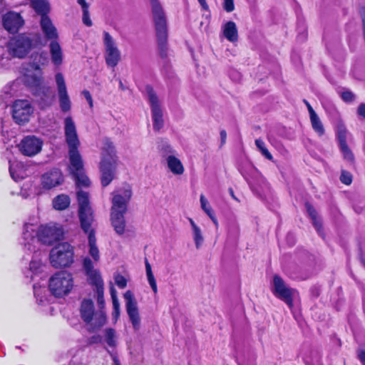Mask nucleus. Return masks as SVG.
<instances>
[{
  "mask_svg": "<svg viewBox=\"0 0 365 365\" xmlns=\"http://www.w3.org/2000/svg\"><path fill=\"white\" fill-rule=\"evenodd\" d=\"M101 341V337L99 335H96V336H93L92 337L90 338L89 343L90 344H96V343L100 342Z\"/></svg>",
  "mask_w": 365,
  "mask_h": 365,
  "instance_id": "obj_55",
  "label": "nucleus"
},
{
  "mask_svg": "<svg viewBox=\"0 0 365 365\" xmlns=\"http://www.w3.org/2000/svg\"><path fill=\"white\" fill-rule=\"evenodd\" d=\"M105 341L110 347H115L117 344V336L115 331L109 328L105 330Z\"/></svg>",
  "mask_w": 365,
  "mask_h": 365,
  "instance_id": "obj_37",
  "label": "nucleus"
},
{
  "mask_svg": "<svg viewBox=\"0 0 365 365\" xmlns=\"http://www.w3.org/2000/svg\"><path fill=\"white\" fill-rule=\"evenodd\" d=\"M101 155L102 158L100 164L101 184L103 187H106L113 180L117 165L115 148L108 139H106L103 142Z\"/></svg>",
  "mask_w": 365,
  "mask_h": 365,
  "instance_id": "obj_5",
  "label": "nucleus"
},
{
  "mask_svg": "<svg viewBox=\"0 0 365 365\" xmlns=\"http://www.w3.org/2000/svg\"><path fill=\"white\" fill-rule=\"evenodd\" d=\"M64 181V177L58 168L51 169L44 173L41 178V185L44 190H51L60 185Z\"/></svg>",
  "mask_w": 365,
  "mask_h": 365,
  "instance_id": "obj_21",
  "label": "nucleus"
},
{
  "mask_svg": "<svg viewBox=\"0 0 365 365\" xmlns=\"http://www.w3.org/2000/svg\"><path fill=\"white\" fill-rule=\"evenodd\" d=\"M64 131L68 147L69 170L78 187H88L90 185V180L85 175L83 159L78 151L80 141L76 125L71 116L64 119Z\"/></svg>",
  "mask_w": 365,
  "mask_h": 365,
  "instance_id": "obj_2",
  "label": "nucleus"
},
{
  "mask_svg": "<svg viewBox=\"0 0 365 365\" xmlns=\"http://www.w3.org/2000/svg\"><path fill=\"white\" fill-rule=\"evenodd\" d=\"M145 271H146V275L148 278V283L152 288L154 293L158 292V287L156 284V281L155 279V277L153 274L151 266L148 261L145 259Z\"/></svg>",
  "mask_w": 365,
  "mask_h": 365,
  "instance_id": "obj_36",
  "label": "nucleus"
},
{
  "mask_svg": "<svg viewBox=\"0 0 365 365\" xmlns=\"http://www.w3.org/2000/svg\"><path fill=\"white\" fill-rule=\"evenodd\" d=\"M33 81H34V85L36 86V87H39V90H42V93L46 96L47 95V93H48L50 91V88L49 87H45V86H43V87H41V78L40 77H34L33 78Z\"/></svg>",
  "mask_w": 365,
  "mask_h": 365,
  "instance_id": "obj_41",
  "label": "nucleus"
},
{
  "mask_svg": "<svg viewBox=\"0 0 365 365\" xmlns=\"http://www.w3.org/2000/svg\"><path fill=\"white\" fill-rule=\"evenodd\" d=\"M73 286L71 273L66 271L58 272L49 279L48 288L55 297H60L68 294Z\"/></svg>",
  "mask_w": 365,
  "mask_h": 365,
  "instance_id": "obj_9",
  "label": "nucleus"
},
{
  "mask_svg": "<svg viewBox=\"0 0 365 365\" xmlns=\"http://www.w3.org/2000/svg\"><path fill=\"white\" fill-rule=\"evenodd\" d=\"M210 218L212 220V221L213 222V223L215 224V225L216 226V227H218V222H217V218L215 217L214 213L212 214V215H210Z\"/></svg>",
  "mask_w": 365,
  "mask_h": 365,
  "instance_id": "obj_59",
  "label": "nucleus"
},
{
  "mask_svg": "<svg viewBox=\"0 0 365 365\" xmlns=\"http://www.w3.org/2000/svg\"><path fill=\"white\" fill-rule=\"evenodd\" d=\"M55 79L58 89L60 108L63 113L68 112L71 108V102L67 92L64 77L62 73H58L55 76Z\"/></svg>",
  "mask_w": 365,
  "mask_h": 365,
  "instance_id": "obj_20",
  "label": "nucleus"
},
{
  "mask_svg": "<svg viewBox=\"0 0 365 365\" xmlns=\"http://www.w3.org/2000/svg\"><path fill=\"white\" fill-rule=\"evenodd\" d=\"M110 292L111 298L117 297V292L113 285H111L110 287Z\"/></svg>",
  "mask_w": 365,
  "mask_h": 365,
  "instance_id": "obj_57",
  "label": "nucleus"
},
{
  "mask_svg": "<svg viewBox=\"0 0 365 365\" xmlns=\"http://www.w3.org/2000/svg\"><path fill=\"white\" fill-rule=\"evenodd\" d=\"M314 355L313 359H309L308 357H304V361L307 365H316L320 362V356L317 352L312 353Z\"/></svg>",
  "mask_w": 365,
  "mask_h": 365,
  "instance_id": "obj_43",
  "label": "nucleus"
},
{
  "mask_svg": "<svg viewBox=\"0 0 365 365\" xmlns=\"http://www.w3.org/2000/svg\"><path fill=\"white\" fill-rule=\"evenodd\" d=\"M24 19L16 11H8L2 16V25L10 34L17 33L24 25Z\"/></svg>",
  "mask_w": 365,
  "mask_h": 365,
  "instance_id": "obj_19",
  "label": "nucleus"
},
{
  "mask_svg": "<svg viewBox=\"0 0 365 365\" xmlns=\"http://www.w3.org/2000/svg\"><path fill=\"white\" fill-rule=\"evenodd\" d=\"M40 42L39 34L22 33L14 36L9 40L7 51L12 57L24 58L32 48L40 44Z\"/></svg>",
  "mask_w": 365,
  "mask_h": 365,
  "instance_id": "obj_3",
  "label": "nucleus"
},
{
  "mask_svg": "<svg viewBox=\"0 0 365 365\" xmlns=\"http://www.w3.org/2000/svg\"><path fill=\"white\" fill-rule=\"evenodd\" d=\"M63 231L59 225L48 223L38 226L36 224L26 223L23 227L21 245L26 252H36L39 243L51 245L59 241Z\"/></svg>",
  "mask_w": 365,
  "mask_h": 365,
  "instance_id": "obj_1",
  "label": "nucleus"
},
{
  "mask_svg": "<svg viewBox=\"0 0 365 365\" xmlns=\"http://www.w3.org/2000/svg\"><path fill=\"white\" fill-rule=\"evenodd\" d=\"M327 112L333 118H337L339 117V113L333 106H329L326 108Z\"/></svg>",
  "mask_w": 365,
  "mask_h": 365,
  "instance_id": "obj_48",
  "label": "nucleus"
},
{
  "mask_svg": "<svg viewBox=\"0 0 365 365\" xmlns=\"http://www.w3.org/2000/svg\"><path fill=\"white\" fill-rule=\"evenodd\" d=\"M34 109L31 103L26 100H17L12 106V117L19 124H24L29 120Z\"/></svg>",
  "mask_w": 365,
  "mask_h": 365,
  "instance_id": "obj_15",
  "label": "nucleus"
},
{
  "mask_svg": "<svg viewBox=\"0 0 365 365\" xmlns=\"http://www.w3.org/2000/svg\"><path fill=\"white\" fill-rule=\"evenodd\" d=\"M229 192L234 200H235L236 201H238V199L235 197V195L234 194V191L232 188L229 189Z\"/></svg>",
  "mask_w": 365,
  "mask_h": 365,
  "instance_id": "obj_60",
  "label": "nucleus"
},
{
  "mask_svg": "<svg viewBox=\"0 0 365 365\" xmlns=\"http://www.w3.org/2000/svg\"><path fill=\"white\" fill-rule=\"evenodd\" d=\"M114 279H115V282L116 285L120 289H123L126 287L127 280L125 279V278L123 276H122L119 274H117L115 275Z\"/></svg>",
  "mask_w": 365,
  "mask_h": 365,
  "instance_id": "obj_42",
  "label": "nucleus"
},
{
  "mask_svg": "<svg viewBox=\"0 0 365 365\" xmlns=\"http://www.w3.org/2000/svg\"><path fill=\"white\" fill-rule=\"evenodd\" d=\"M357 113L360 116H362L365 118V103H361L359 105Z\"/></svg>",
  "mask_w": 365,
  "mask_h": 365,
  "instance_id": "obj_51",
  "label": "nucleus"
},
{
  "mask_svg": "<svg viewBox=\"0 0 365 365\" xmlns=\"http://www.w3.org/2000/svg\"><path fill=\"white\" fill-rule=\"evenodd\" d=\"M77 2L81 6L82 11L89 9V5L86 0H77Z\"/></svg>",
  "mask_w": 365,
  "mask_h": 365,
  "instance_id": "obj_53",
  "label": "nucleus"
},
{
  "mask_svg": "<svg viewBox=\"0 0 365 365\" xmlns=\"http://www.w3.org/2000/svg\"><path fill=\"white\" fill-rule=\"evenodd\" d=\"M103 44L106 64L110 67L116 66L120 59V52L113 38L107 31L103 32Z\"/></svg>",
  "mask_w": 365,
  "mask_h": 365,
  "instance_id": "obj_13",
  "label": "nucleus"
},
{
  "mask_svg": "<svg viewBox=\"0 0 365 365\" xmlns=\"http://www.w3.org/2000/svg\"><path fill=\"white\" fill-rule=\"evenodd\" d=\"M78 203V217L82 230L88 235L94 233L92 225L94 221L93 212L90 205L89 195L87 192L79 190L77 192Z\"/></svg>",
  "mask_w": 365,
  "mask_h": 365,
  "instance_id": "obj_7",
  "label": "nucleus"
},
{
  "mask_svg": "<svg viewBox=\"0 0 365 365\" xmlns=\"http://www.w3.org/2000/svg\"><path fill=\"white\" fill-rule=\"evenodd\" d=\"M151 7L160 55L162 58H165L167 56L168 51L166 17L158 0H151Z\"/></svg>",
  "mask_w": 365,
  "mask_h": 365,
  "instance_id": "obj_4",
  "label": "nucleus"
},
{
  "mask_svg": "<svg viewBox=\"0 0 365 365\" xmlns=\"http://www.w3.org/2000/svg\"><path fill=\"white\" fill-rule=\"evenodd\" d=\"M341 97L343 99V101L346 103L352 102L355 98L354 94L349 91H345L342 92L341 94Z\"/></svg>",
  "mask_w": 365,
  "mask_h": 365,
  "instance_id": "obj_44",
  "label": "nucleus"
},
{
  "mask_svg": "<svg viewBox=\"0 0 365 365\" xmlns=\"http://www.w3.org/2000/svg\"><path fill=\"white\" fill-rule=\"evenodd\" d=\"M43 140L35 135H26L22 138L18 148L25 156L32 157L39 153L42 149Z\"/></svg>",
  "mask_w": 365,
  "mask_h": 365,
  "instance_id": "obj_16",
  "label": "nucleus"
},
{
  "mask_svg": "<svg viewBox=\"0 0 365 365\" xmlns=\"http://www.w3.org/2000/svg\"><path fill=\"white\" fill-rule=\"evenodd\" d=\"M53 207L56 210H66L70 205V197L67 195L61 194L53 200Z\"/></svg>",
  "mask_w": 365,
  "mask_h": 365,
  "instance_id": "obj_29",
  "label": "nucleus"
},
{
  "mask_svg": "<svg viewBox=\"0 0 365 365\" xmlns=\"http://www.w3.org/2000/svg\"><path fill=\"white\" fill-rule=\"evenodd\" d=\"M112 194L110 213H126L132 196L131 189L127 187L126 188L117 190Z\"/></svg>",
  "mask_w": 365,
  "mask_h": 365,
  "instance_id": "obj_11",
  "label": "nucleus"
},
{
  "mask_svg": "<svg viewBox=\"0 0 365 365\" xmlns=\"http://www.w3.org/2000/svg\"><path fill=\"white\" fill-rule=\"evenodd\" d=\"M88 253L92 257L95 262H98L100 259L99 250L96 245V239L95 234L90 233L88 235Z\"/></svg>",
  "mask_w": 365,
  "mask_h": 365,
  "instance_id": "obj_31",
  "label": "nucleus"
},
{
  "mask_svg": "<svg viewBox=\"0 0 365 365\" xmlns=\"http://www.w3.org/2000/svg\"><path fill=\"white\" fill-rule=\"evenodd\" d=\"M29 252L31 253L30 252ZM33 253L34 256L30 262L29 269L25 272V276L27 278L30 277L31 279H33L38 274L41 273L45 267L39 259L41 253L38 252V250H37L36 252Z\"/></svg>",
  "mask_w": 365,
  "mask_h": 365,
  "instance_id": "obj_23",
  "label": "nucleus"
},
{
  "mask_svg": "<svg viewBox=\"0 0 365 365\" xmlns=\"http://www.w3.org/2000/svg\"><path fill=\"white\" fill-rule=\"evenodd\" d=\"M83 268L88 277V281L93 287L96 293L97 302L101 308L104 306L103 299V281L98 270L94 269L93 262L86 257L83 261Z\"/></svg>",
  "mask_w": 365,
  "mask_h": 365,
  "instance_id": "obj_8",
  "label": "nucleus"
},
{
  "mask_svg": "<svg viewBox=\"0 0 365 365\" xmlns=\"http://www.w3.org/2000/svg\"><path fill=\"white\" fill-rule=\"evenodd\" d=\"M359 359L361 361V362L365 365V351H361L359 354Z\"/></svg>",
  "mask_w": 365,
  "mask_h": 365,
  "instance_id": "obj_56",
  "label": "nucleus"
},
{
  "mask_svg": "<svg viewBox=\"0 0 365 365\" xmlns=\"http://www.w3.org/2000/svg\"><path fill=\"white\" fill-rule=\"evenodd\" d=\"M31 65L35 70H40L41 66L48 63V54L46 51L35 52L31 56Z\"/></svg>",
  "mask_w": 365,
  "mask_h": 365,
  "instance_id": "obj_26",
  "label": "nucleus"
},
{
  "mask_svg": "<svg viewBox=\"0 0 365 365\" xmlns=\"http://www.w3.org/2000/svg\"><path fill=\"white\" fill-rule=\"evenodd\" d=\"M34 289V296L36 298V301L38 304H43L44 302L46 301V289L43 287V289L41 287V286L38 285L37 284H34L33 285Z\"/></svg>",
  "mask_w": 365,
  "mask_h": 365,
  "instance_id": "obj_38",
  "label": "nucleus"
},
{
  "mask_svg": "<svg viewBox=\"0 0 365 365\" xmlns=\"http://www.w3.org/2000/svg\"><path fill=\"white\" fill-rule=\"evenodd\" d=\"M125 213H110L111 225L118 235H122L125 232Z\"/></svg>",
  "mask_w": 365,
  "mask_h": 365,
  "instance_id": "obj_24",
  "label": "nucleus"
},
{
  "mask_svg": "<svg viewBox=\"0 0 365 365\" xmlns=\"http://www.w3.org/2000/svg\"><path fill=\"white\" fill-rule=\"evenodd\" d=\"M112 301H113V306L114 312L116 315H118L119 312H120V304H119L118 297L112 298Z\"/></svg>",
  "mask_w": 365,
  "mask_h": 365,
  "instance_id": "obj_50",
  "label": "nucleus"
},
{
  "mask_svg": "<svg viewBox=\"0 0 365 365\" xmlns=\"http://www.w3.org/2000/svg\"><path fill=\"white\" fill-rule=\"evenodd\" d=\"M49 259L55 268L70 267L74 262L73 247L68 242L58 243L51 250Z\"/></svg>",
  "mask_w": 365,
  "mask_h": 365,
  "instance_id": "obj_6",
  "label": "nucleus"
},
{
  "mask_svg": "<svg viewBox=\"0 0 365 365\" xmlns=\"http://www.w3.org/2000/svg\"><path fill=\"white\" fill-rule=\"evenodd\" d=\"M81 317L89 324V331H94L106 323V318L103 311L94 312L93 302L91 299H84L81 307Z\"/></svg>",
  "mask_w": 365,
  "mask_h": 365,
  "instance_id": "obj_10",
  "label": "nucleus"
},
{
  "mask_svg": "<svg viewBox=\"0 0 365 365\" xmlns=\"http://www.w3.org/2000/svg\"><path fill=\"white\" fill-rule=\"evenodd\" d=\"M40 26L44 38L47 41H57L58 34L51 19L47 15H42L40 20Z\"/></svg>",
  "mask_w": 365,
  "mask_h": 365,
  "instance_id": "obj_22",
  "label": "nucleus"
},
{
  "mask_svg": "<svg viewBox=\"0 0 365 365\" xmlns=\"http://www.w3.org/2000/svg\"><path fill=\"white\" fill-rule=\"evenodd\" d=\"M167 163L170 171L175 175H182L184 173V167L181 161L173 155L167 158Z\"/></svg>",
  "mask_w": 365,
  "mask_h": 365,
  "instance_id": "obj_28",
  "label": "nucleus"
},
{
  "mask_svg": "<svg viewBox=\"0 0 365 365\" xmlns=\"http://www.w3.org/2000/svg\"><path fill=\"white\" fill-rule=\"evenodd\" d=\"M49 50L52 63L58 66L62 64L63 54L62 48L57 41H53L49 44Z\"/></svg>",
  "mask_w": 365,
  "mask_h": 365,
  "instance_id": "obj_25",
  "label": "nucleus"
},
{
  "mask_svg": "<svg viewBox=\"0 0 365 365\" xmlns=\"http://www.w3.org/2000/svg\"><path fill=\"white\" fill-rule=\"evenodd\" d=\"M145 91L151 107L153 128L158 131L164 125L158 98L150 86H146Z\"/></svg>",
  "mask_w": 365,
  "mask_h": 365,
  "instance_id": "obj_12",
  "label": "nucleus"
},
{
  "mask_svg": "<svg viewBox=\"0 0 365 365\" xmlns=\"http://www.w3.org/2000/svg\"><path fill=\"white\" fill-rule=\"evenodd\" d=\"M233 74H234L235 80L237 81L240 79V74L239 73L233 71Z\"/></svg>",
  "mask_w": 365,
  "mask_h": 365,
  "instance_id": "obj_61",
  "label": "nucleus"
},
{
  "mask_svg": "<svg viewBox=\"0 0 365 365\" xmlns=\"http://www.w3.org/2000/svg\"><path fill=\"white\" fill-rule=\"evenodd\" d=\"M198 2L200 3V4L201 5L204 10L208 9V5L206 3V0H198Z\"/></svg>",
  "mask_w": 365,
  "mask_h": 365,
  "instance_id": "obj_58",
  "label": "nucleus"
},
{
  "mask_svg": "<svg viewBox=\"0 0 365 365\" xmlns=\"http://www.w3.org/2000/svg\"><path fill=\"white\" fill-rule=\"evenodd\" d=\"M192 230L193 240L197 249H199L204 241L201 229L195 223L192 218H188Z\"/></svg>",
  "mask_w": 365,
  "mask_h": 365,
  "instance_id": "obj_30",
  "label": "nucleus"
},
{
  "mask_svg": "<svg viewBox=\"0 0 365 365\" xmlns=\"http://www.w3.org/2000/svg\"><path fill=\"white\" fill-rule=\"evenodd\" d=\"M113 364L114 365H120L119 360L115 356L113 357Z\"/></svg>",
  "mask_w": 365,
  "mask_h": 365,
  "instance_id": "obj_62",
  "label": "nucleus"
},
{
  "mask_svg": "<svg viewBox=\"0 0 365 365\" xmlns=\"http://www.w3.org/2000/svg\"><path fill=\"white\" fill-rule=\"evenodd\" d=\"M200 205H201L202 209L205 211V212L208 216H210V215H212L214 213L212 207L209 205L208 201L207 200V199L205 197V196L203 195H200Z\"/></svg>",
  "mask_w": 365,
  "mask_h": 365,
  "instance_id": "obj_40",
  "label": "nucleus"
},
{
  "mask_svg": "<svg viewBox=\"0 0 365 365\" xmlns=\"http://www.w3.org/2000/svg\"><path fill=\"white\" fill-rule=\"evenodd\" d=\"M82 11H83V16H82L83 23L86 26H88V27L91 26L93 25V22L90 18L89 10L87 9V10H84Z\"/></svg>",
  "mask_w": 365,
  "mask_h": 365,
  "instance_id": "obj_47",
  "label": "nucleus"
},
{
  "mask_svg": "<svg viewBox=\"0 0 365 365\" xmlns=\"http://www.w3.org/2000/svg\"><path fill=\"white\" fill-rule=\"evenodd\" d=\"M123 297L125 301L126 312L130 321L132 323L133 329L135 330H138L140 325V318L139 316L137 301L135 299L133 293L130 290L126 291Z\"/></svg>",
  "mask_w": 365,
  "mask_h": 365,
  "instance_id": "obj_18",
  "label": "nucleus"
},
{
  "mask_svg": "<svg viewBox=\"0 0 365 365\" xmlns=\"http://www.w3.org/2000/svg\"><path fill=\"white\" fill-rule=\"evenodd\" d=\"M340 180L345 185H350L352 181L351 175L349 172L342 171L340 176Z\"/></svg>",
  "mask_w": 365,
  "mask_h": 365,
  "instance_id": "obj_45",
  "label": "nucleus"
},
{
  "mask_svg": "<svg viewBox=\"0 0 365 365\" xmlns=\"http://www.w3.org/2000/svg\"><path fill=\"white\" fill-rule=\"evenodd\" d=\"M224 36L230 42H235L238 38L236 24L233 21L227 22L223 26Z\"/></svg>",
  "mask_w": 365,
  "mask_h": 365,
  "instance_id": "obj_27",
  "label": "nucleus"
},
{
  "mask_svg": "<svg viewBox=\"0 0 365 365\" xmlns=\"http://www.w3.org/2000/svg\"><path fill=\"white\" fill-rule=\"evenodd\" d=\"M312 127L319 136H322L325 133V129L322 120L316 113L309 116Z\"/></svg>",
  "mask_w": 365,
  "mask_h": 365,
  "instance_id": "obj_32",
  "label": "nucleus"
},
{
  "mask_svg": "<svg viewBox=\"0 0 365 365\" xmlns=\"http://www.w3.org/2000/svg\"><path fill=\"white\" fill-rule=\"evenodd\" d=\"M274 294L279 299L284 301L289 308L293 306L292 296L294 289H291L284 283V280L278 275L273 279Z\"/></svg>",
  "mask_w": 365,
  "mask_h": 365,
  "instance_id": "obj_17",
  "label": "nucleus"
},
{
  "mask_svg": "<svg viewBox=\"0 0 365 365\" xmlns=\"http://www.w3.org/2000/svg\"><path fill=\"white\" fill-rule=\"evenodd\" d=\"M4 125H2V130H1V133H2V135H4Z\"/></svg>",
  "mask_w": 365,
  "mask_h": 365,
  "instance_id": "obj_63",
  "label": "nucleus"
},
{
  "mask_svg": "<svg viewBox=\"0 0 365 365\" xmlns=\"http://www.w3.org/2000/svg\"><path fill=\"white\" fill-rule=\"evenodd\" d=\"M222 6L227 12H232L235 9L234 0H223Z\"/></svg>",
  "mask_w": 365,
  "mask_h": 365,
  "instance_id": "obj_46",
  "label": "nucleus"
},
{
  "mask_svg": "<svg viewBox=\"0 0 365 365\" xmlns=\"http://www.w3.org/2000/svg\"><path fill=\"white\" fill-rule=\"evenodd\" d=\"M82 95L84 96V98L86 99L87 102L89 104V106L91 108L93 107V103L92 96L88 91L84 90L82 91Z\"/></svg>",
  "mask_w": 365,
  "mask_h": 365,
  "instance_id": "obj_49",
  "label": "nucleus"
},
{
  "mask_svg": "<svg viewBox=\"0 0 365 365\" xmlns=\"http://www.w3.org/2000/svg\"><path fill=\"white\" fill-rule=\"evenodd\" d=\"M255 145L263 156H264L267 160H272L273 157L272 154L269 152L268 149L266 148L265 143L262 140L256 139Z\"/></svg>",
  "mask_w": 365,
  "mask_h": 365,
  "instance_id": "obj_39",
  "label": "nucleus"
},
{
  "mask_svg": "<svg viewBox=\"0 0 365 365\" xmlns=\"http://www.w3.org/2000/svg\"><path fill=\"white\" fill-rule=\"evenodd\" d=\"M303 102H304V103L306 105V106L307 108L309 116L313 115V114H314V113H316V112L314 111V110L313 109V108L312 107L310 103L306 99H304Z\"/></svg>",
  "mask_w": 365,
  "mask_h": 365,
  "instance_id": "obj_52",
  "label": "nucleus"
},
{
  "mask_svg": "<svg viewBox=\"0 0 365 365\" xmlns=\"http://www.w3.org/2000/svg\"><path fill=\"white\" fill-rule=\"evenodd\" d=\"M306 207H307V212L312 220L313 225L315 227V228L317 230V232H319V234H320V232H321L320 229L322 227V224H321L320 220L318 219V217H317V211L311 205H309L308 203L306 204Z\"/></svg>",
  "mask_w": 365,
  "mask_h": 365,
  "instance_id": "obj_35",
  "label": "nucleus"
},
{
  "mask_svg": "<svg viewBox=\"0 0 365 365\" xmlns=\"http://www.w3.org/2000/svg\"><path fill=\"white\" fill-rule=\"evenodd\" d=\"M35 11L42 15H47L49 11L48 4L45 0H31Z\"/></svg>",
  "mask_w": 365,
  "mask_h": 365,
  "instance_id": "obj_34",
  "label": "nucleus"
},
{
  "mask_svg": "<svg viewBox=\"0 0 365 365\" xmlns=\"http://www.w3.org/2000/svg\"><path fill=\"white\" fill-rule=\"evenodd\" d=\"M220 140H221V146L223 145L225 142H226V139H227V133L225 130H222L220 131Z\"/></svg>",
  "mask_w": 365,
  "mask_h": 365,
  "instance_id": "obj_54",
  "label": "nucleus"
},
{
  "mask_svg": "<svg viewBox=\"0 0 365 365\" xmlns=\"http://www.w3.org/2000/svg\"><path fill=\"white\" fill-rule=\"evenodd\" d=\"M336 135L339 150L343 158L347 162L352 163L354 161V155L347 145V140L351 138V134L346 130L345 125L339 123L336 130Z\"/></svg>",
  "mask_w": 365,
  "mask_h": 365,
  "instance_id": "obj_14",
  "label": "nucleus"
},
{
  "mask_svg": "<svg viewBox=\"0 0 365 365\" xmlns=\"http://www.w3.org/2000/svg\"><path fill=\"white\" fill-rule=\"evenodd\" d=\"M9 173L11 178L16 182L23 179L24 177L22 166L17 163H12L9 161Z\"/></svg>",
  "mask_w": 365,
  "mask_h": 365,
  "instance_id": "obj_33",
  "label": "nucleus"
},
{
  "mask_svg": "<svg viewBox=\"0 0 365 365\" xmlns=\"http://www.w3.org/2000/svg\"><path fill=\"white\" fill-rule=\"evenodd\" d=\"M51 100L50 101L49 103H46V105H51Z\"/></svg>",
  "mask_w": 365,
  "mask_h": 365,
  "instance_id": "obj_64",
  "label": "nucleus"
}]
</instances>
